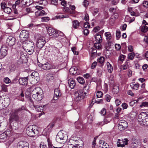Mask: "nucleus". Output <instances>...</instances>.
Masks as SVG:
<instances>
[{
	"instance_id": "nucleus-25",
	"label": "nucleus",
	"mask_w": 148,
	"mask_h": 148,
	"mask_svg": "<svg viewBox=\"0 0 148 148\" xmlns=\"http://www.w3.org/2000/svg\"><path fill=\"white\" fill-rule=\"evenodd\" d=\"M55 75L52 73H50L47 75V81L48 82L53 80L55 77Z\"/></svg>"
},
{
	"instance_id": "nucleus-1",
	"label": "nucleus",
	"mask_w": 148,
	"mask_h": 148,
	"mask_svg": "<svg viewBox=\"0 0 148 148\" xmlns=\"http://www.w3.org/2000/svg\"><path fill=\"white\" fill-rule=\"evenodd\" d=\"M46 29L48 34L49 36H52V38H56L58 40H61L64 38L63 33L60 31L49 27H47Z\"/></svg>"
},
{
	"instance_id": "nucleus-40",
	"label": "nucleus",
	"mask_w": 148,
	"mask_h": 148,
	"mask_svg": "<svg viewBox=\"0 0 148 148\" xmlns=\"http://www.w3.org/2000/svg\"><path fill=\"white\" fill-rule=\"evenodd\" d=\"M1 8L2 9L4 10V9H7L8 10H9V12H10V11L11 10L10 9V8H8V7L6 8V5L5 3H1Z\"/></svg>"
},
{
	"instance_id": "nucleus-32",
	"label": "nucleus",
	"mask_w": 148,
	"mask_h": 148,
	"mask_svg": "<svg viewBox=\"0 0 148 148\" xmlns=\"http://www.w3.org/2000/svg\"><path fill=\"white\" fill-rule=\"evenodd\" d=\"M141 31L143 32H146L148 30V27L145 25H142L140 27Z\"/></svg>"
},
{
	"instance_id": "nucleus-17",
	"label": "nucleus",
	"mask_w": 148,
	"mask_h": 148,
	"mask_svg": "<svg viewBox=\"0 0 148 148\" xmlns=\"http://www.w3.org/2000/svg\"><path fill=\"white\" fill-rule=\"evenodd\" d=\"M28 77L20 78L19 79V82L20 85L25 86L27 84Z\"/></svg>"
},
{
	"instance_id": "nucleus-50",
	"label": "nucleus",
	"mask_w": 148,
	"mask_h": 148,
	"mask_svg": "<svg viewBox=\"0 0 148 148\" xmlns=\"http://www.w3.org/2000/svg\"><path fill=\"white\" fill-rule=\"evenodd\" d=\"M143 6L146 8H148V1H143Z\"/></svg>"
},
{
	"instance_id": "nucleus-28",
	"label": "nucleus",
	"mask_w": 148,
	"mask_h": 148,
	"mask_svg": "<svg viewBox=\"0 0 148 148\" xmlns=\"http://www.w3.org/2000/svg\"><path fill=\"white\" fill-rule=\"evenodd\" d=\"M33 105L34 107L37 109L36 110L38 112H42L43 110V108L41 106H39L38 105H36L34 103H33Z\"/></svg>"
},
{
	"instance_id": "nucleus-61",
	"label": "nucleus",
	"mask_w": 148,
	"mask_h": 148,
	"mask_svg": "<svg viewBox=\"0 0 148 148\" xmlns=\"http://www.w3.org/2000/svg\"><path fill=\"white\" fill-rule=\"evenodd\" d=\"M100 29V27L98 26H96L94 27L93 29V31L95 32H98Z\"/></svg>"
},
{
	"instance_id": "nucleus-8",
	"label": "nucleus",
	"mask_w": 148,
	"mask_h": 148,
	"mask_svg": "<svg viewBox=\"0 0 148 148\" xmlns=\"http://www.w3.org/2000/svg\"><path fill=\"white\" fill-rule=\"evenodd\" d=\"M29 37L28 31L26 30H23L21 32L19 37L20 40L22 42H25L27 41V38Z\"/></svg>"
},
{
	"instance_id": "nucleus-12",
	"label": "nucleus",
	"mask_w": 148,
	"mask_h": 148,
	"mask_svg": "<svg viewBox=\"0 0 148 148\" xmlns=\"http://www.w3.org/2000/svg\"><path fill=\"white\" fill-rule=\"evenodd\" d=\"M16 38L11 36H9L6 40V44L7 45L11 47L15 44Z\"/></svg>"
},
{
	"instance_id": "nucleus-49",
	"label": "nucleus",
	"mask_w": 148,
	"mask_h": 148,
	"mask_svg": "<svg viewBox=\"0 0 148 148\" xmlns=\"http://www.w3.org/2000/svg\"><path fill=\"white\" fill-rule=\"evenodd\" d=\"M128 50L129 52H133L134 47L132 45H129L128 46Z\"/></svg>"
},
{
	"instance_id": "nucleus-48",
	"label": "nucleus",
	"mask_w": 148,
	"mask_h": 148,
	"mask_svg": "<svg viewBox=\"0 0 148 148\" xmlns=\"http://www.w3.org/2000/svg\"><path fill=\"white\" fill-rule=\"evenodd\" d=\"M103 95V93L101 91H98L97 92V98H101Z\"/></svg>"
},
{
	"instance_id": "nucleus-15",
	"label": "nucleus",
	"mask_w": 148,
	"mask_h": 148,
	"mask_svg": "<svg viewBox=\"0 0 148 148\" xmlns=\"http://www.w3.org/2000/svg\"><path fill=\"white\" fill-rule=\"evenodd\" d=\"M11 135V131L9 130H7L0 135V139L5 140L8 137H9Z\"/></svg>"
},
{
	"instance_id": "nucleus-5",
	"label": "nucleus",
	"mask_w": 148,
	"mask_h": 148,
	"mask_svg": "<svg viewBox=\"0 0 148 148\" xmlns=\"http://www.w3.org/2000/svg\"><path fill=\"white\" fill-rule=\"evenodd\" d=\"M86 87V86H84L83 90H79L76 93V97L75 99L76 101L79 102L81 100L83 99L86 96L87 93L84 92V89H86L85 88Z\"/></svg>"
},
{
	"instance_id": "nucleus-14",
	"label": "nucleus",
	"mask_w": 148,
	"mask_h": 148,
	"mask_svg": "<svg viewBox=\"0 0 148 148\" xmlns=\"http://www.w3.org/2000/svg\"><path fill=\"white\" fill-rule=\"evenodd\" d=\"M128 140L127 138L124 139H118L117 142V146L118 147H123L128 144Z\"/></svg>"
},
{
	"instance_id": "nucleus-45",
	"label": "nucleus",
	"mask_w": 148,
	"mask_h": 148,
	"mask_svg": "<svg viewBox=\"0 0 148 148\" xmlns=\"http://www.w3.org/2000/svg\"><path fill=\"white\" fill-rule=\"evenodd\" d=\"M105 60V58L104 57L101 56L98 59V62L100 64H103L104 63Z\"/></svg>"
},
{
	"instance_id": "nucleus-36",
	"label": "nucleus",
	"mask_w": 148,
	"mask_h": 148,
	"mask_svg": "<svg viewBox=\"0 0 148 148\" xmlns=\"http://www.w3.org/2000/svg\"><path fill=\"white\" fill-rule=\"evenodd\" d=\"M39 76L38 73L37 71L33 72L31 75V76L32 78L35 79Z\"/></svg>"
},
{
	"instance_id": "nucleus-22",
	"label": "nucleus",
	"mask_w": 148,
	"mask_h": 148,
	"mask_svg": "<svg viewBox=\"0 0 148 148\" xmlns=\"http://www.w3.org/2000/svg\"><path fill=\"white\" fill-rule=\"evenodd\" d=\"M138 143V140L135 139V138H133L131 144V147L132 148H135L137 146Z\"/></svg>"
},
{
	"instance_id": "nucleus-37",
	"label": "nucleus",
	"mask_w": 148,
	"mask_h": 148,
	"mask_svg": "<svg viewBox=\"0 0 148 148\" xmlns=\"http://www.w3.org/2000/svg\"><path fill=\"white\" fill-rule=\"evenodd\" d=\"M94 46L98 50L101 49V45L100 43L96 42L94 44Z\"/></svg>"
},
{
	"instance_id": "nucleus-47",
	"label": "nucleus",
	"mask_w": 148,
	"mask_h": 148,
	"mask_svg": "<svg viewBox=\"0 0 148 148\" xmlns=\"http://www.w3.org/2000/svg\"><path fill=\"white\" fill-rule=\"evenodd\" d=\"M140 107H148V102H143L140 105Z\"/></svg>"
},
{
	"instance_id": "nucleus-20",
	"label": "nucleus",
	"mask_w": 148,
	"mask_h": 148,
	"mask_svg": "<svg viewBox=\"0 0 148 148\" xmlns=\"http://www.w3.org/2000/svg\"><path fill=\"white\" fill-rule=\"evenodd\" d=\"M41 66L42 69L45 70H49L52 67L51 65L48 62L42 64Z\"/></svg>"
},
{
	"instance_id": "nucleus-52",
	"label": "nucleus",
	"mask_w": 148,
	"mask_h": 148,
	"mask_svg": "<svg viewBox=\"0 0 148 148\" xmlns=\"http://www.w3.org/2000/svg\"><path fill=\"white\" fill-rule=\"evenodd\" d=\"M47 141L48 142V145L49 147V148H51L52 147L53 145L52 144L49 138L47 139Z\"/></svg>"
},
{
	"instance_id": "nucleus-11",
	"label": "nucleus",
	"mask_w": 148,
	"mask_h": 148,
	"mask_svg": "<svg viewBox=\"0 0 148 148\" xmlns=\"http://www.w3.org/2000/svg\"><path fill=\"white\" fill-rule=\"evenodd\" d=\"M36 42L37 46L39 48L42 47L46 43L45 38L44 37L40 36L38 38Z\"/></svg>"
},
{
	"instance_id": "nucleus-55",
	"label": "nucleus",
	"mask_w": 148,
	"mask_h": 148,
	"mask_svg": "<svg viewBox=\"0 0 148 148\" xmlns=\"http://www.w3.org/2000/svg\"><path fill=\"white\" fill-rule=\"evenodd\" d=\"M97 73L99 76H101L102 75V71L100 69H98L97 70Z\"/></svg>"
},
{
	"instance_id": "nucleus-24",
	"label": "nucleus",
	"mask_w": 148,
	"mask_h": 148,
	"mask_svg": "<svg viewBox=\"0 0 148 148\" xmlns=\"http://www.w3.org/2000/svg\"><path fill=\"white\" fill-rule=\"evenodd\" d=\"M69 71L71 74L73 75H77L78 74V70L76 68L71 67L69 70Z\"/></svg>"
},
{
	"instance_id": "nucleus-26",
	"label": "nucleus",
	"mask_w": 148,
	"mask_h": 148,
	"mask_svg": "<svg viewBox=\"0 0 148 148\" xmlns=\"http://www.w3.org/2000/svg\"><path fill=\"white\" fill-rule=\"evenodd\" d=\"M95 40L97 42L101 43L102 41L101 36L100 34H97L95 36Z\"/></svg>"
},
{
	"instance_id": "nucleus-27",
	"label": "nucleus",
	"mask_w": 148,
	"mask_h": 148,
	"mask_svg": "<svg viewBox=\"0 0 148 148\" xmlns=\"http://www.w3.org/2000/svg\"><path fill=\"white\" fill-rule=\"evenodd\" d=\"M106 65L108 72L109 73H111L113 71V67L112 65L108 62L106 63Z\"/></svg>"
},
{
	"instance_id": "nucleus-4",
	"label": "nucleus",
	"mask_w": 148,
	"mask_h": 148,
	"mask_svg": "<svg viewBox=\"0 0 148 148\" xmlns=\"http://www.w3.org/2000/svg\"><path fill=\"white\" fill-rule=\"evenodd\" d=\"M138 120L141 124L148 126V112H142L138 116Z\"/></svg>"
},
{
	"instance_id": "nucleus-53",
	"label": "nucleus",
	"mask_w": 148,
	"mask_h": 148,
	"mask_svg": "<svg viewBox=\"0 0 148 148\" xmlns=\"http://www.w3.org/2000/svg\"><path fill=\"white\" fill-rule=\"evenodd\" d=\"M1 89L4 92H6L7 91V86L3 84L1 86Z\"/></svg>"
},
{
	"instance_id": "nucleus-60",
	"label": "nucleus",
	"mask_w": 148,
	"mask_h": 148,
	"mask_svg": "<svg viewBox=\"0 0 148 148\" xmlns=\"http://www.w3.org/2000/svg\"><path fill=\"white\" fill-rule=\"evenodd\" d=\"M84 26L85 28L87 29L90 27V25L88 22H86L84 23Z\"/></svg>"
},
{
	"instance_id": "nucleus-6",
	"label": "nucleus",
	"mask_w": 148,
	"mask_h": 148,
	"mask_svg": "<svg viewBox=\"0 0 148 148\" xmlns=\"http://www.w3.org/2000/svg\"><path fill=\"white\" fill-rule=\"evenodd\" d=\"M25 42V50L27 52H28L29 54H32L34 52V45L33 42L28 40H27Z\"/></svg>"
},
{
	"instance_id": "nucleus-23",
	"label": "nucleus",
	"mask_w": 148,
	"mask_h": 148,
	"mask_svg": "<svg viewBox=\"0 0 148 148\" xmlns=\"http://www.w3.org/2000/svg\"><path fill=\"white\" fill-rule=\"evenodd\" d=\"M28 144L25 141H21L18 143L17 145L18 148H22L25 146H28Z\"/></svg>"
},
{
	"instance_id": "nucleus-31",
	"label": "nucleus",
	"mask_w": 148,
	"mask_h": 148,
	"mask_svg": "<svg viewBox=\"0 0 148 148\" xmlns=\"http://www.w3.org/2000/svg\"><path fill=\"white\" fill-rule=\"evenodd\" d=\"M119 17V14L117 13H115L112 15L111 17V20L112 21H114Z\"/></svg>"
},
{
	"instance_id": "nucleus-9",
	"label": "nucleus",
	"mask_w": 148,
	"mask_h": 148,
	"mask_svg": "<svg viewBox=\"0 0 148 148\" xmlns=\"http://www.w3.org/2000/svg\"><path fill=\"white\" fill-rule=\"evenodd\" d=\"M78 140H70L68 143L69 148H80L79 145L78 144Z\"/></svg>"
},
{
	"instance_id": "nucleus-7",
	"label": "nucleus",
	"mask_w": 148,
	"mask_h": 148,
	"mask_svg": "<svg viewBox=\"0 0 148 148\" xmlns=\"http://www.w3.org/2000/svg\"><path fill=\"white\" fill-rule=\"evenodd\" d=\"M67 139V135L64 134L61 131L58 132L56 138V141L60 143H64Z\"/></svg>"
},
{
	"instance_id": "nucleus-30",
	"label": "nucleus",
	"mask_w": 148,
	"mask_h": 148,
	"mask_svg": "<svg viewBox=\"0 0 148 148\" xmlns=\"http://www.w3.org/2000/svg\"><path fill=\"white\" fill-rule=\"evenodd\" d=\"M46 13L44 10H38L36 12V14L37 16H43L46 15Z\"/></svg>"
},
{
	"instance_id": "nucleus-16",
	"label": "nucleus",
	"mask_w": 148,
	"mask_h": 148,
	"mask_svg": "<svg viewBox=\"0 0 148 148\" xmlns=\"http://www.w3.org/2000/svg\"><path fill=\"white\" fill-rule=\"evenodd\" d=\"M111 120L112 118L110 117L106 116L103 121L99 122L97 124L99 125L102 126L105 124H107L109 123Z\"/></svg>"
},
{
	"instance_id": "nucleus-21",
	"label": "nucleus",
	"mask_w": 148,
	"mask_h": 148,
	"mask_svg": "<svg viewBox=\"0 0 148 148\" xmlns=\"http://www.w3.org/2000/svg\"><path fill=\"white\" fill-rule=\"evenodd\" d=\"M99 147L100 148H109V145L108 144L102 140L99 141Z\"/></svg>"
},
{
	"instance_id": "nucleus-42",
	"label": "nucleus",
	"mask_w": 148,
	"mask_h": 148,
	"mask_svg": "<svg viewBox=\"0 0 148 148\" xmlns=\"http://www.w3.org/2000/svg\"><path fill=\"white\" fill-rule=\"evenodd\" d=\"M126 56L125 55L121 54L119 57L118 61H120L121 62H123Z\"/></svg>"
},
{
	"instance_id": "nucleus-2",
	"label": "nucleus",
	"mask_w": 148,
	"mask_h": 148,
	"mask_svg": "<svg viewBox=\"0 0 148 148\" xmlns=\"http://www.w3.org/2000/svg\"><path fill=\"white\" fill-rule=\"evenodd\" d=\"M26 133L30 137L37 136L39 133V128L35 125L30 126L27 128Z\"/></svg>"
},
{
	"instance_id": "nucleus-34",
	"label": "nucleus",
	"mask_w": 148,
	"mask_h": 148,
	"mask_svg": "<svg viewBox=\"0 0 148 148\" xmlns=\"http://www.w3.org/2000/svg\"><path fill=\"white\" fill-rule=\"evenodd\" d=\"M77 80L79 83L82 84H83L85 83V80L82 77H79L77 78Z\"/></svg>"
},
{
	"instance_id": "nucleus-51",
	"label": "nucleus",
	"mask_w": 148,
	"mask_h": 148,
	"mask_svg": "<svg viewBox=\"0 0 148 148\" xmlns=\"http://www.w3.org/2000/svg\"><path fill=\"white\" fill-rule=\"evenodd\" d=\"M54 126V125L53 123H51L50 124L47 126V129H48L49 130V131H50L52 128H53V127Z\"/></svg>"
},
{
	"instance_id": "nucleus-62",
	"label": "nucleus",
	"mask_w": 148,
	"mask_h": 148,
	"mask_svg": "<svg viewBox=\"0 0 148 148\" xmlns=\"http://www.w3.org/2000/svg\"><path fill=\"white\" fill-rule=\"evenodd\" d=\"M18 125L17 123H15L12 126V129L13 130H16L18 129Z\"/></svg>"
},
{
	"instance_id": "nucleus-54",
	"label": "nucleus",
	"mask_w": 148,
	"mask_h": 148,
	"mask_svg": "<svg viewBox=\"0 0 148 148\" xmlns=\"http://www.w3.org/2000/svg\"><path fill=\"white\" fill-rule=\"evenodd\" d=\"M71 50L73 53L74 54L78 55V52L76 51V48L75 47H73L71 48Z\"/></svg>"
},
{
	"instance_id": "nucleus-57",
	"label": "nucleus",
	"mask_w": 148,
	"mask_h": 148,
	"mask_svg": "<svg viewBox=\"0 0 148 148\" xmlns=\"http://www.w3.org/2000/svg\"><path fill=\"white\" fill-rule=\"evenodd\" d=\"M61 95H57L54 94V97H53V99L55 100H57L59 98V97L61 96Z\"/></svg>"
},
{
	"instance_id": "nucleus-63",
	"label": "nucleus",
	"mask_w": 148,
	"mask_h": 148,
	"mask_svg": "<svg viewBox=\"0 0 148 148\" xmlns=\"http://www.w3.org/2000/svg\"><path fill=\"white\" fill-rule=\"evenodd\" d=\"M115 103L116 106H118L121 103V101L119 99H116L115 100Z\"/></svg>"
},
{
	"instance_id": "nucleus-41",
	"label": "nucleus",
	"mask_w": 148,
	"mask_h": 148,
	"mask_svg": "<svg viewBox=\"0 0 148 148\" xmlns=\"http://www.w3.org/2000/svg\"><path fill=\"white\" fill-rule=\"evenodd\" d=\"M135 55L134 52H131L128 54V58L131 60H133L135 56Z\"/></svg>"
},
{
	"instance_id": "nucleus-29",
	"label": "nucleus",
	"mask_w": 148,
	"mask_h": 148,
	"mask_svg": "<svg viewBox=\"0 0 148 148\" xmlns=\"http://www.w3.org/2000/svg\"><path fill=\"white\" fill-rule=\"evenodd\" d=\"M119 89L118 86L116 85L114 86L112 89V92L114 94H117L119 92Z\"/></svg>"
},
{
	"instance_id": "nucleus-38",
	"label": "nucleus",
	"mask_w": 148,
	"mask_h": 148,
	"mask_svg": "<svg viewBox=\"0 0 148 148\" xmlns=\"http://www.w3.org/2000/svg\"><path fill=\"white\" fill-rule=\"evenodd\" d=\"M25 96L26 97L29 98V100L32 103L33 102V101L31 98L30 93L28 91L26 92L25 93Z\"/></svg>"
},
{
	"instance_id": "nucleus-64",
	"label": "nucleus",
	"mask_w": 148,
	"mask_h": 148,
	"mask_svg": "<svg viewBox=\"0 0 148 148\" xmlns=\"http://www.w3.org/2000/svg\"><path fill=\"white\" fill-rule=\"evenodd\" d=\"M100 114L103 115H105L106 114V110L105 109L103 108L100 112Z\"/></svg>"
},
{
	"instance_id": "nucleus-39",
	"label": "nucleus",
	"mask_w": 148,
	"mask_h": 148,
	"mask_svg": "<svg viewBox=\"0 0 148 148\" xmlns=\"http://www.w3.org/2000/svg\"><path fill=\"white\" fill-rule=\"evenodd\" d=\"M107 40L109 41L111 38V34L110 32H108L105 33Z\"/></svg>"
},
{
	"instance_id": "nucleus-18",
	"label": "nucleus",
	"mask_w": 148,
	"mask_h": 148,
	"mask_svg": "<svg viewBox=\"0 0 148 148\" xmlns=\"http://www.w3.org/2000/svg\"><path fill=\"white\" fill-rule=\"evenodd\" d=\"M69 87L71 89H73L76 85V83L74 79L72 78L68 80Z\"/></svg>"
},
{
	"instance_id": "nucleus-59",
	"label": "nucleus",
	"mask_w": 148,
	"mask_h": 148,
	"mask_svg": "<svg viewBox=\"0 0 148 148\" xmlns=\"http://www.w3.org/2000/svg\"><path fill=\"white\" fill-rule=\"evenodd\" d=\"M121 106L123 110L127 109L128 107V105L125 103H123Z\"/></svg>"
},
{
	"instance_id": "nucleus-46",
	"label": "nucleus",
	"mask_w": 148,
	"mask_h": 148,
	"mask_svg": "<svg viewBox=\"0 0 148 148\" xmlns=\"http://www.w3.org/2000/svg\"><path fill=\"white\" fill-rule=\"evenodd\" d=\"M3 82L6 84H9L11 82L10 80L8 77H6L4 78Z\"/></svg>"
},
{
	"instance_id": "nucleus-13",
	"label": "nucleus",
	"mask_w": 148,
	"mask_h": 148,
	"mask_svg": "<svg viewBox=\"0 0 148 148\" xmlns=\"http://www.w3.org/2000/svg\"><path fill=\"white\" fill-rule=\"evenodd\" d=\"M19 119V117L17 114L14 112H12L10 114L9 121L10 123L14 121H17Z\"/></svg>"
},
{
	"instance_id": "nucleus-35",
	"label": "nucleus",
	"mask_w": 148,
	"mask_h": 148,
	"mask_svg": "<svg viewBox=\"0 0 148 148\" xmlns=\"http://www.w3.org/2000/svg\"><path fill=\"white\" fill-rule=\"evenodd\" d=\"M139 84L137 83L135 84H133L132 85H130L131 88L133 89L137 90L139 86Z\"/></svg>"
},
{
	"instance_id": "nucleus-10",
	"label": "nucleus",
	"mask_w": 148,
	"mask_h": 148,
	"mask_svg": "<svg viewBox=\"0 0 148 148\" xmlns=\"http://www.w3.org/2000/svg\"><path fill=\"white\" fill-rule=\"evenodd\" d=\"M128 126L127 123L125 120H121L118 124V129L120 130H123L126 129Z\"/></svg>"
},
{
	"instance_id": "nucleus-56",
	"label": "nucleus",
	"mask_w": 148,
	"mask_h": 148,
	"mask_svg": "<svg viewBox=\"0 0 148 148\" xmlns=\"http://www.w3.org/2000/svg\"><path fill=\"white\" fill-rule=\"evenodd\" d=\"M97 65V62L96 61L94 62H93L91 66V68L92 69H93L95 68Z\"/></svg>"
},
{
	"instance_id": "nucleus-58",
	"label": "nucleus",
	"mask_w": 148,
	"mask_h": 148,
	"mask_svg": "<svg viewBox=\"0 0 148 148\" xmlns=\"http://www.w3.org/2000/svg\"><path fill=\"white\" fill-rule=\"evenodd\" d=\"M103 14L104 15V19H106L109 17V14L107 12L105 11L103 12Z\"/></svg>"
},
{
	"instance_id": "nucleus-3",
	"label": "nucleus",
	"mask_w": 148,
	"mask_h": 148,
	"mask_svg": "<svg viewBox=\"0 0 148 148\" xmlns=\"http://www.w3.org/2000/svg\"><path fill=\"white\" fill-rule=\"evenodd\" d=\"M42 90L39 87H36L32 90V95L33 98L38 101H40L43 98Z\"/></svg>"
},
{
	"instance_id": "nucleus-43",
	"label": "nucleus",
	"mask_w": 148,
	"mask_h": 148,
	"mask_svg": "<svg viewBox=\"0 0 148 148\" xmlns=\"http://www.w3.org/2000/svg\"><path fill=\"white\" fill-rule=\"evenodd\" d=\"M128 11L131 15L132 16H136V13L133 11L132 8H128Z\"/></svg>"
},
{
	"instance_id": "nucleus-44",
	"label": "nucleus",
	"mask_w": 148,
	"mask_h": 148,
	"mask_svg": "<svg viewBox=\"0 0 148 148\" xmlns=\"http://www.w3.org/2000/svg\"><path fill=\"white\" fill-rule=\"evenodd\" d=\"M121 32L119 30H117L116 32V37L117 40H119L121 36Z\"/></svg>"
},
{
	"instance_id": "nucleus-33",
	"label": "nucleus",
	"mask_w": 148,
	"mask_h": 148,
	"mask_svg": "<svg viewBox=\"0 0 148 148\" xmlns=\"http://www.w3.org/2000/svg\"><path fill=\"white\" fill-rule=\"evenodd\" d=\"M73 27L75 29H77L79 25V23L77 20H74L73 22Z\"/></svg>"
},
{
	"instance_id": "nucleus-19",
	"label": "nucleus",
	"mask_w": 148,
	"mask_h": 148,
	"mask_svg": "<svg viewBox=\"0 0 148 148\" xmlns=\"http://www.w3.org/2000/svg\"><path fill=\"white\" fill-rule=\"evenodd\" d=\"M8 50V47L5 45L3 46L1 48V55L3 57L5 56L7 54Z\"/></svg>"
}]
</instances>
